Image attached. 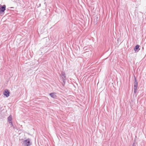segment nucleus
<instances>
[{
	"label": "nucleus",
	"mask_w": 146,
	"mask_h": 146,
	"mask_svg": "<svg viewBox=\"0 0 146 146\" xmlns=\"http://www.w3.org/2000/svg\"><path fill=\"white\" fill-rule=\"evenodd\" d=\"M23 144L24 146H29L31 145L29 139H27L23 141Z\"/></svg>",
	"instance_id": "f257e3e1"
},
{
	"label": "nucleus",
	"mask_w": 146,
	"mask_h": 146,
	"mask_svg": "<svg viewBox=\"0 0 146 146\" xmlns=\"http://www.w3.org/2000/svg\"><path fill=\"white\" fill-rule=\"evenodd\" d=\"M9 92L7 89L5 90L4 91L3 94L6 97H8L9 96Z\"/></svg>",
	"instance_id": "f03ea898"
},
{
	"label": "nucleus",
	"mask_w": 146,
	"mask_h": 146,
	"mask_svg": "<svg viewBox=\"0 0 146 146\" xmlns=\"http://www.w3.org/2000/svg\"><path fill=\"white\" fill-rule=\"evenodd\" d=\"M6 9V6L4 5L2 6L1 5H0V12H3Z\"/></svg>",
	"instance_id": "7ed1b4c3"
},
{
	"label": "nucleus",
	"mask_w": 146,
	"mask_h": 146,
	"mask_svg": "<svg viewBox=\"0 0 146 146\" xmlns=\"http://www.w3.org/2000/svg\"><path fill=\"white\" fill-rule=\"evenodd\" d=\"M61 77H62L63 82L64 83H65V80H66V76L65 74L64 73H62L61 75Z\"/></svg>",
	"instance_id": "20e7f679"
},
{
	"label": "nucleus",
	"mask_w": 146,
	"mask_h": 146,
	"mask_svg": "<svg viewBox=\"0 0 146 146\" xmlns=\"http://www.w3.org/2000/svg\"><path fill=\"white\" fill-rule=\"evenodd\" d=\"M49 95L51 97L54 99L56 98L57 97L56 94L54 93H51L49 94Z\"/></svg>",
	"instance_id": "39448f33"
},
{
	"label": "nucleus",
	"mask_w": 146,
	"mask_h": 146,
	"mask_svg": "<svg viewBox=\"0 0 146 146\" xmlns=\"http://www.w3.org/2000/svg\"><path fill=\"white\" fill-rule=\"evenodd\" d=\"M139 46L138 45H136L134 48V50L135 52H138L139 50H140V49L139 48Z\"/></svg>",
	"instance_id": "423d86ee"
},
{
	"label": "nucleus",
	"mask_w": 146,
	"mask_h": 146,
	"mask_svg": "<svg viewBox=\"0 0 146 146\" xmlns=\"http://www.w3.org/2000/svg\"><path fill=\"white\" fill-rule=\"evenodd\" d=\"M7 120L9 123L12 121V116L11 115H10L8 117Z\"/></svg>",
	"instance_id": "0eeeda50"
},
{
	"label": "nucleus",
	"mask_w": 146,
	"mask_h": 146,
	"mask_svg": "<svg viewBox=\"0 0 146 146\" xmlns=\"http://www.w3.org/2000/svg\"><path fill=\"white\" fill-rule=\"evenodd\" d=\"M134 85H138V82L136 78L135 77V81L134 82Z\"/></svg>",
	"instance_id": "6e6552de"
},
{
	"label": "nucleus",
	"mask_w": 146,
	"mask_h": 146,
	"mask_svg": "<svg viewBox=\"0 0 146 146\" xmlns=\"http://www.w3.org/2000/svg\"><path fill=\"white\" fill-rule=\"evenodd\" d=\"M137 85H134V90H137Z\"/></svg>",
	"instance_id": "1a4fd4ad"
},
{
	"label": "nucleus",
	"mask_w": 146,
	"mask_h": 146,
	"mask_svg": "<svg viewBox=\"0 0 146 146\" xmlns=\"http://www.w3.org/2000/svg\"><path fill=\"white\" fill-rule=\"evenodd\" d=\"M9 123H11V126H13V124L12 121L9 122Z\"/></svg>",
	"instance_id": "9d476101"
},
{
	"label": "nucleus",
	"mask_w": 146,
	"mask_h": 146,
	"mask_svg": "<svg viewBox=\"0 0 146 146\" xmlns=\"http://www.w3.org/2000/svg\"><path fill=\"white\" fill-rule=\"evenodd\" d=\"M136 90H134V93H136V92H136Z\"/></svg>",
	"instance_id": "9b49d317"
},
{
	"label": "nucleus",
	"mask_w": 146,
	"mask_h": 146,
	"mask_svg": "<svg viewBox=\"0 0 146 146\" xmlns=\"http://www.w3.org/2000/svg\"><path fill=\"white\" fill-rule=\"evenodd\" d=\"M132 146H134V143H133V145Z\"/></svg>",
	"instance_id": "f8f14e48"
},
{
	"label": "nucleus",
	"mask_w": 146,
	"mask_h": 146,
	"mask_svg": "<svg viewBox=\"0 0 146 146\" xmlns=\"http://www.w3.org/2000/svg\"><path fill=\"white\" fill-rule=\"evenodd\" d=\"M40 5H41L40 4H39V7H40Z\"/></svg>",
	"instance_id": "ddd939ff"
},
{
	"label": "nucleus",
	"mask_w": 146,
	"mask_h": 146,
	"mask_svg": "<svg viewBox=\"0 0 146 146\" xmlns=\"http://www.w3.org/2000/svg\"><path fill=\"white\" fill-rule=\"evenodd\" d=\"M44 3V4H45L46 3H45V2Z\"/></svg>",
	"instance_id": "4468645a"
}]
</instances>
